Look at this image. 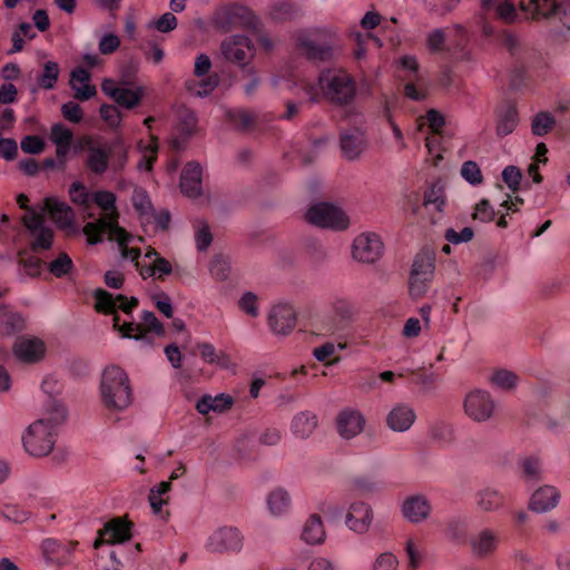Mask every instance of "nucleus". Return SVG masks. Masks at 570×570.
<instances>
[{
	"instance_id": "nucleus-42",
	"label": "nucleus",
	"mask_w": 570,
	"mask_h": 570,
	"mask_svg": "<svg viewBox=\"0 0 570 570\" xmlns=\"http://www.w3.org/2000/svg\"><path fill=\"white\" fill-rule=\"evenodd\" d=\"M267 503L273 514H282L288 509L291 498L286 490L279 488L271 492Z\"/></svg>"
},
{
	"instance_id": "nucleus-46",
	"label": "nucleus",
	"mask_w": 570,
	"mask_h": 570,
	"mask_svg": "<svg viewBox=\"0 0 570 570\" xmlns=\"http://www.w3.org/2000/svg\"><path fill=\"white\" fill-rule=\"evenodd\" d=\"M94 203L101 208L105 214L111 215L114 213H119L116 207V195L109 190H98L92 194Z\"/></svg>"
},
{
	"instance_id": "nucleus-28",
	"label": "nucleus",
	"mask_w": 570,
	"mask_h": 570,
	"mask_svg": "<svg viewBox=\"0 0 570 570\" xmlns=\"http://www.w3.org/2000/svg\"><path fill=\"white\" fill-rule=\"evenodd\" d=\"M560 493L554 487L539 488L531 497L529 508L538 513L553 509L559 502Z\"/></svg>"
},
{
	"instance_id": "nucleus-11",
	"label": "nucleus",
	"mask_w": 570,
	"mask_h": 570,
	"mask_svg": "<svg viewBox=\"0 0 570 570\" xmlns=\"http://www.w3.org/2000/svg\"><path fill=\"white\" fill-rule=\"evenodd\" d=\"M464 411L473 421L484 422L493 414L494 401L490 393L476 390L465 396Z\"/></svg>"
},
{
	"instance_id": "nucleus-47",
	"label": "nucleus",
	"mask_w": 570,
	"mask_h": 570,
	"mask_svg": "<svg viewBox=\"0 0 570 570\" xmlns=\"http://www.w3.org/2000/svg\"><path fill=\"white\" fill-rule=\"evenodd\" d=\"M502 43L512 57H515L520 60H522L524 56L530 51L529 47H527L515 35L510 32H505L503 35Z\"/></svg>"
},
{
	"instance_id": "nucleus-45",
	"label": "nucleus",
	"mask_w": 570,
	"mask_h": 570,
	"mask_svg": "<svg viewBox=\"0 0 570 570\" xmlns=\"http://www.w3.org/2000/svg\"><path fill=\"white\" fill-rule=\"evenodd\" d=\"M209 272L216 281H226L230 272L229 258L222 254L215 255L210 262Z\"/></svg>"
},
{
	"instance_id": "nucleus-54",
	"label": "nucleus",
	"mask_w": 570,
	"mask_h": 570,
	"mask_svg": "<svg viewBox=\"0 0 570 570\" xmlns=\"http://www.w3.org/2000/svg\"><path fill=\"white\" fill-rule=\"evenodd\" d=\"M502 179L513 193L520 189L522 179L521 170L513 165L507 166L502 171Z\"/></svg>"
},
{
	"instance_id": "nucleus-26",
	"label": "nucleus",
	"mask_w": 570,
	"mask_h": 570,
	"mask_svg": "<svg viewBox=\"0 0 570 570\" xmlns=\"http://www.w3.org/2000/svg\"><path fill=\"white\" fill-rule=\"evenodd\" d=\"M90 72L82 67H77L70 75V87L75 90V98L79 100H88L96 94V87L89 83Z\"/></svg>"
},
{
	"instance_id": "nucleus-7",
	"label": "nucleus",
	"mask_w": 570,
	"mask_h": 570,
	"mask_svg": "<svg viewBox=\"0 0 570 570\" xmlns=\"http://www.w3.org/2000/svg\"><path fill=\"white\" fill-rule=\"evenodd\" d=\"M94 297L96 299V312L105 315H114V327L118 332L121 325H119L120 317L117 315V311L120 309L125 314L130 315L134 308H136L139 303L138 298H136L135 296H131L130 298H127V296L122 294L114 296L111 293L102 288L95 289Z\"/></svg>"
},
{
	"instance_id": "nucleus-8",
	"label": "nucleus",
	"mask_w": 570,
	"mask_h": 570,
	"mask_svg": "<svg viewBox=\"0 0 570 570\" xmlns=\"http://www.w3.org/2000/svg\"><path fill=\"white\" fill-rule=\"evenodd\" d=\"M141 324L135 322H124L119 327L122 337L134 338L136 341H146L151 344L153 341L147 336L148 333H155L157 336L165 335L163 323L156 317L155 313L144 311L141 313Z\"/></svg>"
},
{
	"instance_id": "nucleus-48",
	"label": "nucleus",
	"mask_w": 570,
	"mask_h": 570,
	"mask_svg": "<svg viewBox=\"0 0 570 570\" xmlns=\"http://www.w3.org/2000/svg\"><path fill=\"white\" fill-rule=\"evenodd\" d=\"M431 281L432 278L430 277H422L416 274V269H411L409 278L410 295L414 298L422 297L426 293Z\"/></svg>"
},
{
	"instance_id": "nucleus-6",
	"label": "nucleus",
	"mask_w": 570,
	"mask_h": 570,
	"mask_svg": "<svg viewBox=\"0 0 570 570\" xmlns=\"http://www.w3.org/2000/svg\"><path fill=\"white\" fill-rule=\"evenodd\" d=\"M305 218L314 226L333 230H345L350 226V218L345 212L325 202L311 206L305 214Z\"/></svg>"
},
{
	"instance_id": "nucleus-35",
	"label": "nucleus",
	"mask_w": 570,
	"mask_h": 570,
	"mask_svg": "<svg viewBox=\"0 0 570 570\" xmlns=\"http://www.w3.org/2000/svg\"><path fill=\"white\" fill-rule=\"evenodd\" d=\"M416 269V274L422 277L433 278L435 269V255L432 250L423 249L416 254L412 268Z\"/></svg>"
},
{
	"instance_id": "nucleus-40",
	"label": "nucleus",
	"mask_w": 570,
	"mask_h": 570,
	"mask_svg": "<svg viewBox=\"0 0 570 570\" xmlns=\"http://www.w3.org/2000/svg\"><path fill=\"white\" fill-rule=\"evenodd\" d=\"M59 72L60 69L57 62L47 61L43 65L42 72L37 78L39 87L46 90L53 89L57 83Z\"/></svg>"
},
{
	"instance_id": "nucleus-30",
	"label": "nucleus",
	"mask_w": 570,
	"mask_h": 570,
	"mask_svg": "<svg viewBox=\"0 0 570 570\" xmlns=\"http://www.w3.org/2000/svg\"><path fill=\"white\" fill-rule=\"evenodd\" d=\"M24 327L26 321L20 313L8 306H0V335L11 336L23 331Z\"/></svg>"
},
{
	"instance_id": "nucleus-43",
	"label": "nucleus",
	"mask_w": 570,
	"mask_h": 570,
	"mask_svg": "<svg viewBox=\"0 0 570 570\" xmlns=\"http://www.w3.org/2000/svg\"><path fill=\"white\" fill-rule=\"evenodd\" d=\"M35 239L30 244V250L35 254L41 250H48L53 245L55 234L50 227H45L35 234H31Z\"/></svg>"
},
{
	"instance_id": "nucleus-10",
	"label": "nucleus",
	"mask_w": 570,
	"mask_h": 570,
	"mask_svg": "<svg viewBox=\"0 0 570 570\" xmlns=\"http://www.w3.org/2000/svg\"><path fill=\"white\" fill-rule=\"evenodd\" d=\"M132 523L124 518H114L106 522L104 527L98 530V537L94 542V548L98 549L100 546L122 543L131 538Z\"/></svg>"
},
{
	"instance_id": "nucleus-53",
	"label": "nucleus",
	"mask_w": 570,
	"mask_h": 570,
	"mask_svg": "<svg viewBox=\"0 0 570 570\" xmlns=\"http://www.w3.org/2000/svg\"><path fill=\"white\" fill-rule=\"evenodd\" d=\"M461 175L471 185H479L483 180L479 165L472 160L463 163L461 167Z\"/></svg>"
},
{
	"instance_id": "nucleus-25",
	"label": "nucleus",
	"mask_w": 570,
	"mask_h": 570,
	"mask_svg": "<svg viewBox=\"0 0 570 570\" xmlns=\"http://www.w3.org/2000/svg\"><path fill=\"white\" fill-rule=\"evenodd\" d=\"M472 553L478 558L492 556L499 544V535L490 530L483 529L470 540Z\"/></svg>"
},
{
	"instance_id": "nucleus-15",
	"label": "nucleus",
	"mask_w": 570,
	"mask_h": 570,
	"mask_svg": "<svg viewBox=\"0 0 570 570\" xmlns=\"http://www.w3.org/2000/svg\"><path fill=\"white\" fill-rule=\"evenodd\" d=\"M268 325L277 335H287L296 326V313L287 304H279L272 308L268 315Z\"/></svg>"
},
{
	"instance_id": "nucleus-33",
	"label": "nucleus",
	"mask_w": 570,
	"mask_h": 570,
	"mask_svg": "<svg viewBox=\"0 0 570 570\" xmlns=\"http://www.w3.org/2000/svg\"><path fill=\"white\" fill-rule=\"evenodd\" d=\"M219 85V77L217 73L208 75L207 78L202 80H188L185 86L189 94L203 98L209 96Z\"/></svg>"
},
{
	"instance_id": "nucleus-21",
	"label": "nucleus",
	"mask_w": 570,
	"mask_h": 570,
	"mask_svg": "<svg viewBox=\"0 0 570 570\" xmlns=\"http://www.w3.org/2000/svg\"><path fill=\"white\" fill-rule=\"evenodd\" d=\"M373 521V512L370 505L358 502L353 503L346 514L345 523L356 533H365Z\"/></svg>"
},
{
	"instance_id": "nucleus-60",
	"label": "nucleus",
	"mask_w": 570,
	"mask_h": 570,
	"mask_svg": "<svg viewBox=\"0 0 570 570\" xmlns=\"http://www.w3.org/2000/svg\"><path fill=\"white\" fill-rule=\"evenodd\" d=\"M424 2L431 12L444 16L452 11L460 0H424Z\"/></svg>"
},
{
	"instance_id": "nucleus-20",
	"label": "nucleus",
	"mask_w": 570,
	"mask_h": 570,
	"mask_svg": "<svg viewBox=\"0 0 570 570\" xmlns=\"http://www.w3.org/2000/svg\"><path fill=\"white\" fill-rule=\"evenodd\" d=\"M45 345L38 338H18L12 347L14 356L24 363L38 362L45 354Z\"/></svg>"
},
{
	"instance_id": "nucleus-2",
	"label": "nucleus",
	"mask_w": 570,
	"mask_h": 570,
	"mask_svg": "<svg viewBox=\"0 0 570 570\" xmlns=\"http://www.w3.org/2000/svg\"><path fill=\"white\" fill-rule=\"evenodd\" d=\"M58 419L52 423V419H39L29 425L22 436L24 450L32 456L42 458L49 454L56 442L55 426L66 419V411L62 406H57Z\"/></svg>"
},
{
	"instance_id": "nucleus-13",
	"label": "nucleus",
	"mask_w": 570,
	"mask_h": 570,
	"mask_svg": "<svg viewBox=\"0 0 570 570\" xmlns=\"http://www.w3.org/2000/svg\"><path fill=\"white\" fill-rule=\"evenodd\" d=\"M243 546V537L235 528H220L207 541V549L212 552H235Z\"/></svg>"
},
{
	"instance_id": "nucleus-44",
	"label": "nucleus",
	"mask_w": 570,
	"mask_h": 570,
	"mask_svg": "<svg viewBox=\"0 0 570 570\" xmlns=\"http://www.w3.org/2000/svg\"><path fill=\"white\" fill-rule=\"evenodd\" d=\"M73 262L67 253H60L58 257L48 264L49 272L57 278H62L73 269Z\"/></svg>"
},
{
	"instance_id": "nucleus-12",
	"label": "nucleus",
	"mask_w": 570,
	"mask_h": 570,
	"mask_svg": "<svg viewBox=\"0 0 570 570\" xmlns=\"http://www.w3.org/2000/svg\"><path fill=\"white\" fill-rule=\"evenodd\" d=\"M101 90L117 105L127 109L137 107L145 95L142 87H136L135 89L119 87L112 79H105L101 83Z\"/></svg>"
},
{
	"instance_id": "nucleus-52",
	"label": "nucleus",
	"mask_w": 570,
	"mask_h": 570,
	"mask_svg": "<svg viewBox=\"0 0 570 570\" xmlns=\"http://www.w3.org/2000/svg\"><path fill=\"white\" fill-rule=\"evenodd\" d=\"M497 213L491 206L490 202L485 198L476 203L472 218L482 223H490L494 220Z\"/></svg>"
},
{
	"instance_id": "nucleus-17",
	"label": "nucleus",
	"mask_w": 570,
	"mask_h": 570,
	"mask_svg": "<svg viewBox=\"0 0 570 570\" xmlns=\"http://www.w3.org/2000/svg\"><path fill=\"white\" fill-rule=\"evenodd\" d=\"M365 424V419L357 410H342L336 417V425L340 435L346 440L360 434Z\"/></svg>"
},
{
	"instance_id": "nucleus-56",
	"label": "nucleus",
	"mask_w": 570,
	"mask_h": 570,
	"mask_svg": "<svg viewBox=\"0 0 570 570\" xmlns=\"http://www.w3.org/2000/svg\"><path fill=\"white\" fill-rule=\"evenodd\" d=\"M178 20L173 12H166L160 16L156 21L149 23V28H154L159 32H170L176 29Z\"/></svg>"
},
{
	"instance_id": "nucleus-27",
	"label": "nucleus",
	"mask_w": 570,
	"mask_h": 570,
	"mask_svg": "<svg viewBox=\"0 0 570 570\" xmlns=\"http://www.w3.org/2000/svg\"><path fill=\"white\" fill-rule=\"evenodd\" d=\"M416 419L414 410L406 404L394 406L386 417L387 426L395 432L407 431Z\"/></svg>"
},
{
	"instance_id": "nucleus-37",
	"label": "nucleus",
	"mask_w": 570,
	"mask_h": 570,
	"mask_svg": "<svg viewBox=\"0 0 570 570\" xmlns=\"http://www.w3.org/2000/svg\"><path fill=\"white\" fill-rule=\"evenodd\" d=\"M299 13V8L289 1H281L272 6L271 18L276 22H285L295 19Z\"/></svg>"
},
{
	"instance_id": "nucleus-24",
	"label": "nucleus",
	"mask_w": 570,
	"mask_h": 570,
	"mask_svg": "<svg viewBox=\"0 0 570 570\" xmlns=\"http://www.w3.org/2000/svg\"><path fill=\"white\" fill-rule=\"evenodd\" d=\"M77 543H62L56 539H46L42 542L45 558L52 563L66 564L70 561L71 553Z\"/></svg>"
},
{
	"instance_id": "nucleus-34",
	"label": "nucleus",
	"mask_w": 570,
	"mask_h": 570,
	"mask_svg": "<svg viewBox=\"0 0 570 570\" xmlns=\"http://www.w3.org/2000/svg\"><path fill=\"white\" fill-rule=\"evenodd\" d=\"M476 505L482 511H495L500 509L504 503L503 495L491 488H485L483 490H480L475 494Z\"/></svg>"
},
{
	"instance_id": "nucleus-38",
	"label": "nucleus",
	"mask_w": 570,
	"mask_h": 570,
	"mask_svg": "<svg viewBox=\"0 0 570 570\" xmlns=\"http://www.w3.org/2000/svg\"><path fill=\"white\" fill-rule=\"evenodd\" d=\"M109 154L100 147L89 149L87 167L96 175L104 174L108 168Z\"/></svg>"
},
{
	"instance_id": "nucleus-59",
	"label": "nucleus",
	"mask_w": 570,
	"mask_h": 570,
	"mask_svg": "<svg viewBox=\"0 0 570 570\" xmlns=\"http://www.w3.org/2000/svg\"><path fill=\"white\" fill-rule=\"evenodd\" d=\"M474 236V232L471 227H464L461 232H456L453 228H448L444 233V238L454 245L470 242Z\"/></svg>"
},
{
	"instance_id": "nucleus-14",
	"label": "nucleus",
	"mask_w": 570,
	"mask_h": 570,
	"mask_svg": "<svg viewBox=\"0 0 570 570\" xmlns=\"http://www.w3.org/2000/svg\"><path fill=\"white\" fill-rule=\"evenodd\" d=\"M222 53L232 62L245 67L248 52L253 49L250 39L243 35H234L222 42Z\"/></svg>"
},
{
	"instance_id": "nucleus-32",
	"label": "nucleus",
	"mask_w": 570,
	"mask_h": 570,
	"mask_svg": "<svg viewBox=\"0 0 570 570\" xmlns=\"http://www.w3.org/2000/svg\"><path fill=\"white\" fill-rule=\"evenodd\" d=\"M317 424V415L311 411H304L294 416L292 430L295 435L305 439L314 432Z\"/></svg>"
},
{
	"instance_id": "nucleus-19",
	"label": "nucleus",
	"mask_w": 570,
	"mask_h": 570,
	"mask_svg": "<svg viewBox=\"0 0 570 570\" xmlns=\"http://www.w3.org/2000/svg\"><path fill=\"white\" fill-rule=\"evenodd\" d=\"M432 507L423 494L407 497L402 504V514L411 523H421L425 521Z\"/></svg>"
},
{
	"instance_id": "nucleus-4",
	"label": "nucleus",
	"mask_w": 570,
	"mask_h": 570,
	"mask_svg": "<svg viewBox=\"0 0 570 570\" xmlns=\"http://www.w3.org/2000/svg\"><path fill=\"white\" fill-rule=\"evenodd\" d=\"M320 86L326 99L336 106L351 105L356 96V83L352 76L343 70L322 72Z\"/></svg>"
},
{
	"instance_id": "nucleus-51",
	"label": "nucleus",
	"mask_w": 570,
	"mask_h": 570,
	"mask_svg": "<svg viewBox=\"0 0 570 570\" xmlns=\"http://www.w3.org/2000/svg\"><path fill=\"white\" fill-rule=\"evenodd\" d=\"M158 153V144L157 138L151 137V142L145 148L144 155L141 156L139 163L137 164V168L140 170L151 171L154 167V163L157 159Z\"/></svg>"
},
{
	"instance_id": "nucleus-23",
	"label": "nucleus",
	"mask_w": 570,
	"mask_h": 570,
	"mask_svg": "<svg viewBox=\"0 0 570 570\" xmlns=\"http://www.w3.org/2000/svg\"><path fill=\"white\" fill-rule=\"evenodd\" d=\"M46 208L59 229H67L73 225L75 214L72 208L65 202L52 197L45 198Z\"/></svg>"
},
{
	"instance_id": "nucleus-55",
	"label": "nucleus",
	"mask_w": 570,
	"mask_h": 570,
	"mask_svg": "<svg viewBox=\"0 0 570 570\" xmlns=\"http://www.w3.org/2000/svg\"><path fill=\"white\" fill-rule=\"evenodd\" d=\"M492 382L503 390H511L517 386L518 376L513 372L500 370L492 375Z\"/></svg>"
},
{
	"instance_id": "nucleus-29",
	"label": "nucleus",
	"mask_w": 570,
	"mask_h": 570,
	"mask_svg": "<svg viewBox=\"0 0 570 570\" xmlns=\"http://www.w3.org/2000/svg\"><path fill=\"white\" fill-rule=\"evenodd\" d=\"M519 124V112L514 105L507 104L497 111L495 131L499 137H505L514 131Z\"/></svg>"
},
{
	"instance_id": "nucleus-63",
	"label": "nucleus",
	"mask_w": 570,
	"mask_h": 570,
	"mask_svg": "<svg viewBox=\"0 0 570 570\" xmlns=\"http://www.w3.org/2000/svg\"><path fill=\"white\" fill-rule=\"evenodd\" d=\"M50 136L56 145H71L72 131L61 124H56L51 127Z\"/></svg>"
},
{
	"instance_id": "nucleus-31",
	"label": "nucleus",
	"mask_w": 570,
	"mask_h": 570,
	"mask_svg": "<svg viewBox=\"0 0 570 570\" xmlns=\"http://www.w3.org/2000/svg\"><path fill=\"white\" fill-rule=\"evenodd\" d=\"M326 533L318 514H312L305 522L302 531V539L308 544H320L325 540Z\"/></svg>"
},
{
	"instance_id": "nucleus-16",
	"label": "nucleus",
	"mask_w": 570,
	"mask_h": 570,
	"mask_svg": "<svg viewBox=\"0 0 570 570\" xmlns=\"http://www.w3.org/2000/svg\"><path fill=\"white\" fill-rule=\"evenodd\" d=\"M202 174L203 169L198 163L189 161L186 164L180 174L179 183L180 190L185 196L189 198H197L202 195Z\"/></svg>"
},
{
	"instance_id": "nucleus-3",
	"label": "nucleus",
	"mask_w": 570,
	"mask_h": 570,
	"mask_svg": "<svg viewBox=\"0 0 570 570\" xmlns=\"http://www.w3.org/2000/svg\"><path fill=\"white\" fill-rule=\"evenodd\" d=\"M297 47L302 55L313 63H326L335 58L333 37L321 29L299 32L297 35Z\"/></svg>"
},
{
	"instance_id": "nucleus-36",
	"label": "nucleus",
	"mask_w": 570,
	"mask_h": 570,
	"mask_svg": "<svg viewBox=\"0 0 570 570\" xmlns=\"http://www.w3.org/2000/svg\"><path fill=\"white\" fill-rule=\"evenodd\" d=\"M549 19H553L559 23L557 33L564 38L570 37V0L559 1L556 6L554 12L551 13Z\"/></svg>"
},
{
	"instance_id": "nucleus-22",
	"label": "nucleus",
	"mask_w": 570,
	"mask_h": 570,
	"mask_svg": "<svg viewBox=\"0 0 570 570\" xmlns=\"http://www.w3.org/2000/svg\"><path fill=\"white\" fill-rule=\"evenodd\" d=\"M340 145L344 157L348 160L357 159L365 149V137L360 129L342 131Z\"/></svg>"
},
{
	"instance_id": "nucleus-9",
	"label": "nucleus",
	"mask_w": 570,
	"mask_h": 570,
	"mask_svg": "<svg viewBox=\"0 0 570 570\" xmlns=\"http://www.w3.org/2000/svg\"><path fill=\"white\" fill-rule=\"evenodd\" d=\"M384 253V244L376 233L365 232L356 236L352 244V256L364 264L377 262Z\"/></svg>"
},
{
	"instance_id": "nucleus-18",
	"label": "nucleus",
	"mask_w": 570,
	"mask_h": 570,
	"mask_svg": "<svg viewBox=\"0 0 570 570\" xmlns=\"http://www.w3.org/2000/svg\"><path fill=\"white\" fill-rule=\"evenodd\" d=\"M237 20L250 28H256L259 22L257 17L246 7L234 4L219 12L215 23L219 28L227 29L228 24L235 23Z\"/></svg>"
},
{
	"instance_id": "nucleus-62",
	"label": "nucleus",
	"mask_w": 570,
	"mask_h": 570,
	"mask_svg": "<svg viewBox=\"0 0 570 570\" xmlns=\"http://www.w3.org/2000/svg\"><path fill=\"white\" fill-rule=\"evenodd\" d=\"M495 14L505 23H512L517 20L518 13L513 2L503 1L495 8Z\"/></svg>"
},
{
	"instance_id": "nucleus-64",
	"label": "nucleus",
	"mask_w": 570,
	"mask_h": 570,
	"mask_svg": "<svg viewBox=\"0 0 570 570\" xmlns=\"http://www.w3.org/2000/svg\"><path fill=\"white\" fill-rule=\"evenodd\" d=\"M397 563V559L394 554L384 552L376 558L373 570H396Z\"/></svg>"
},
{
	"instance_id": "nucleus-39",
	"label": "nucleus",
	"mask_w": 570,
	"mask_h": 570,
	"mask_svg": "<svg viewBox=\"0 0 570 570\" xmlns=\"http://www.w3.org/2000/svg\"><path fill=\"white\" fill-rule=\"evenodd\" d=\"M18 264L30 277H38L41 274L43 261L35 255H29L26 249L18 252Z\"/></svg>"
},
{
	"instance_id": "nucleus-5",
	"label": "nucleus",
	"mask_w": 570,
	"mask_h": 570,
	"mask_svg": "<svg viewBox=\"0 0 570 570\" xmlns=\"http://www.w3.org/2000/svg\"><path fill=\"white\" fill-rule=\"evenodd\" d=\"M119 213L102 215L96 222L87 223L82 233L87 237L89 245H97L104 240L105 233H109V239L116 240L120 249L130 242V234L118 224Z\"/></svg>"
},
{
	"instance_id": "nucleus-50",
	"label": "nucleus",
	"mask_w": 570,
	"mask_h": 570,
	"mask_svg": "<svg viewBox=\"0 0 570 570\" xmlns=\"http://www.w3.org/2000/svg\"><path fill=\"white\" fill-rule=\"evenodd\" d=\"M132 206L140 215H147L153 210V204L147 191L144 188H136L132 193Z\"/></svg>"
},
{
	"instance_id": "nucleus-57",
	"label": "nucleus",
	"mask_w": 570,
	"mask_h": 570,
	"mask_svg": "<svg viewBox=\"0 0 570 570\" xmlns=\"http://www.w3.org/2000/svg\"><path fill=\"white\" fill-rule=\"evenodd\" d=\"M45 140L37 135H29L22 138L20 147L23 153L38 155L45 149Z\"/></svg>"
},
{
	"instance_id": "nucleus-49",
	"label": "nucleus",
	"mask_w": 570,
	"mask_h": 570,
	"mask_svg": "<svg viewBox=\"0 0 570 570\" xmlns=\"http://www.w3.org/2000/svg\"><path fill=\"white\" fill-rule=\"evenodd\" d=\"M445 204L444 189L438 184H433L425 193L423 198V205L425 207L434 206L438 212L443 210Z\"/></svg>"
},
{
	"instance_id": "nucleus-1",
	"label": "nucleus",
	"mask_w": 570,
	"mask_h": 570,
	"mask_svg": "<svg viewBox=\"0 0 570 570\" xmlns=\"http://www.w3.org/2000/svg\"><path fill=\"white\" fill-rule=\"evenodd\" d=\"M100 392L108 409L122 411L132 402V390L127 373L117 365L107 366L101 375Z\"/></svg>"
},
{
	"instance_id": "nucleus-41",
	"label": "nucleus",
	"mask_w": 570,
	"mask_h": 570,
	"mask_svg": "<svg viewBox=\"0 0 570 570\" xmlns=\"http://www.w3.org/2000/svg\"><path fill=\"white\" fill-rule=\"evenodd\" d=\"M556 125L554 117L548 111H540L534 115L531 122V131L534 136H544Z\"/></svg>"
},
{
	"instance_id": "nucleus-58",
	"label": "nucleus",
	"mask_w": 570,
	"mask_h": 570,
	"mask_svg": "<svg viewBox=\"0 0 570 570\" xmlns=\"http://www.w3.org/2000/svg\"><path fill=\"white\" fill-rule=\"evenodd\" d=\"M69 196L73 204L86 207L88 206L90 196L82 183H72L69 187Z\"/></svg>"
},
{
	"instance_id": "nucleus-61",
	"label": "nucleus",
	"mask_w": 570,
	"mask_h": 570,
	"mask_svg": "<svg viewBox=\"0 0 570 570\" xmlns=\"http://www.w3.org/2000/svg\"><path fill=\"white\" fill-rule=\"evenodd\" d=\"M63 118L72 124H79L83 118V112L79 104L68 101L61 106Z\"/></svg>"
}]
</instances>
